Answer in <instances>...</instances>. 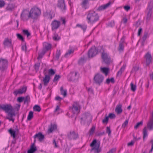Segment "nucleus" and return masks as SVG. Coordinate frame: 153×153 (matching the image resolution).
<instances>
[{"label":"nucleus","instance_id":"bb28decb","mask_svg":"<svg viewBox=\"0 0 153 153\" xmlns=\"http://www.w3.org/2000/svg\"><path fill=\"white\" fill-rule=\"evenodd\" d=\"M34 142L30 146V149L27 152V153H33L37 150L36 146H35Z\"/></svg>","mask_w":153,"mask_h":153},{"label":"nucleus","instance_id":"c85d7f7f","mask_svg":"<svg viewBox=\"0 0 153 153\" xmlns=\"http://www.w3.org/2000/svg\"><path fill=\"white\" fill-rule=\"evenodd\" d=\"M45 17L51 20L54 16V14H53V12L50 11L49 13L46 12L44 14Z\"/></svg>","mask_w":153,"mask_h":153},{"label":"nucleus","instance_id":"4c0bfd02","mask_svg":"<svg viewBox=\"0 0 153 153\" xmlns=\"http://www.w3.org/2000/svg\"><path fill=\"white\" fill-rule=\"evenodd\" d=\"M33 110L35 111L39 112L40 111L41 108L40 106L38 105H35L33 108Z\"/></svg>","mask_w":153,"mask_h":153},{"label":"nucleus","instance_id":"69168bd1","mask_svg":"<svg viewBox=\"0 0 153 153\" xmlns=\"http://www.w3.org/2000/svg\"><path fill=\"white\" fill-rule=\"evenodd\" d=\"M106 133L108 134V136H110L111 134V131L109 127H106Z\"/></svg>","mask_w":153,"mask_h":153},{"label":"nucleus","instance_id":"412c9836","mask_svg":"<svg viewBox=\"0 0 153 153\" xmlns=\"http://www.w3.org/2000/svg\"><path fill=\"white\" fill-rule=\"evenodd\" d=\"M16 7L15 4L10 3H8L6 8V10L8 11H11L14 9Z\"/></svg>","mask_w":153,"mask_h":153},{"label":"nucleus","instance_id":"b1692460","mask_svg":"<svg viewBox=\"0 0 153 153\" xmlns=\"http://www.w3.org/2000/svg\"><path fill=\"white\" fill-rule=\"evenodd\" d=\"M56 129L57 126L56 124H51L50 126H49L47 132L49 134L51 133L55 130Z\"/></svg>","mask_w":153,"mask_h":153},{"label":"nucleus","instance_id":"e433bc0d","mask_svg":"<svg viewBox=\"0 0 153 153\" xmlns=\"http://www.w3.org/2000/svg\"><path fill=\"white\" fill-rule=\"evenodd\" d=\"M149 36V35L148 32L147 31H145L142 37V40H143V41H145L147 38Z\"/></svg>","mask_w":153,"mask_h":153},{"label":"nucleus","instance_id":"37998d69","mask_svg":"<svg viewBox=\"0 0 153 153\" xmlns=\"http://www.w3.org/2000/svg\"><path fill=\"white\" fill-rule=\"evenodd\" d=\"M33 117V112L32 111L29 112L27 117V119L28 120H30Z\"/></svg>","mask_w":153,"mask_h":153},{"label":"nucleus","instance_id":"393cba45","mask_svg":"<svg viewBox=\"0 0 153 153\" xmlns=\"http://www.w3.org/2000/svg\"><path fill=\"white\" fill-rule=\"evenodd\" d=\"M43 51H46V52L49 50L51 49L52 45L50 43L47 42H45L43 44Z\"/></svg>","mask_w":153,"mask_h":153},{"label":"nucleus","instance_id":"ea45409f","mask_svg":"<svg viewBox=\"0 0 153 153\" xmlns=\"http://www.w3.org/2000/svg\"><path fill=\"white\" fill-rule=\"evenodd\" d=\"M76 26H78L80 27L84 32L85 31L87 28V26L86 25H82L79 24H78L76 25Z\"/></svg>","mask_w":153,"mask_h":153},{"label":"nucleus","instance_id":"9b49d317","mask_svg":"<svg viewBox=\"0 0 153 153\" xmlns=\"http://www.w3.org/2000/svg\"><path fill=\"white\" fill-rule=\"evenodd\" d=\"M92 118V117L89 113H85L83 114L82 117L81 118V123L85 124V122L91 121Z\"/></svg>","mask_w":153,"mask_h":153},{"label":"nucleus","instance_id":"7c9ffc66","mask_svg":"<svg viewBox=\"0 0 153 153\" xmlns=\"http://www.w3.org/2000/svg\"><path fill=\"white\" fill-rule=\"evenodd\" d=\"M52 38L55 41H58L60 39V37L56 33H54Z\"/></svg>","mask_w":153,"mask_h":153},{"label":"nucleus","instance_id":"2f4dec72","mask_svg":"<svg viewBox=\"0 0 153 153\" xmlns=\"http://www.w3.org/2000/svg\"><path fill=\"white\" fill-rule=\"evenodd\" d=\"M61 94L63 95L64 97H65L67 95V90L66 89L64 90L62 86L60 88Z\"/></svg>","mask_w":153,"mask_h":153},{"label":"nucleus","instance_id":"49530a36","mask_svg":"<svg viewBox=\"0 0 153 153\" xmlns=\"http://www.w3.org/2000/svg\"><path fill=\"white\" fill-rule=\"evenodd\" d=\"M22 32L24 35H27V37H28L30 35V33L29 32L28 30H22Z\"/></svg>","mask_w":153,"mask_h":153},{"label":"nucleus","instance_id":"13d9d810","mask_svg":"<svg viewBox=\"0 0 153 153\" xmlns=\"http://www.w3.org/2000/svg\"><path fill=\"white\" fill-rule=\"evenodd\" d=\"M108 120V117L105 115V118L102 120V123H107Z\"/></svg>","mask_w":153,"mask_h":153},{"label":"nucleus","instance_id":"dca6fc26","mask_svg":"<svg viewBox=\"0 0 153 153\" xmlns=\"http://www.w3.org/2000/svg\"><path fill=\"white\" fill-rule=\"evenodd\" d=\"M33 137L34 138V143H35L36 139L40 142H42L44 138V136L41 132H39L36 134Z\"/></svg>","mask_w":153,"mask_h":153},{"label":"nucleus","instance_id":"e2e57ef3","mask_svg":"<svg viewBox=\"0 0 153 153\" xmlns=\"http://www.w3.org/2000/svg\"><path fill=\"white\" fill-rule=\"evenodd\" d=\"M55 73V71L52 69H50L48 71V74L50 75H53Z\"/></svg>","mask_w":153,"mask_h":153},{"label":"nucleus","instance_id":"f3484780","mask_svg":"<svg viewBox=\"0 0 153 153\" xmlns=\"http://www.w3.org/2000/svg\"><path fill=\"white\" fill-rule=\"evenodd\" d=\"M27 90V87L23 86L20 89L15 90L13 94L16 96L18 94H22L26 92Z\"/></svg>","mask_w":153,"mask_h":153},{"label":"nucleus","instance_id":"4468645a","mask_svg":"<svg viewBox=\"0 0 153 153\" xmlns=\"http://www.w3.org/2000/svg\"><path fill=\"white\" fill-rule=\"evenodd\" d=\"M57 6L62 12L65 11L66 7L65 0H58Z\"/></svg>","mask_w":153,"mask_h":153},{"label":"nucleus","instance_id":"774afa93","mask_svg":"<svg viewBox=\"0 0 153 153\" xmlns=\"http://www.w3.org/2000/svg\"><path fill=\"white\" fill-rule=\"evenodd\" d=\"M115 23L114 21H111L108 23V26L111 27H113Z\"/></svg>","mask_w":153,"mask_h":153},{"label":"nucleus","instance_id":"f03ea898","mask_svg":"<svg viewBox=\"0 0 153 153\" xmlns=\"http://www.w3.org/2000/svg\"><path fill=\"white\" fill-rule=\"evenodd\" d=\"M86 19L88 24H93L99 20V17L96 12L90 10L87 14Z\"/></svg>","mask_w":153,"mask_h":153},{"label":"nucleus","instance_id":"423d86ee","mask_svg":"<svg viewBox=\"0 0 153 153\" xmlns=\"http://www.w3.org/2000/svg\"><path fill=\"white\" fill-rule=\"evenodd\" d=\"M101 58L102 62L106 65L109 64L111 62V58L108 54L104 51L101 53Z\"/></svg>","mask_w":153,"mask_h":153},{"label":"nucleus","instance_id":"f257e3e1","mask_svg":"<svg viewBox=\"0 0 153 153\" xmlns=\"http://www.w3.org/2000/svg\"><path fill=\"white\" fill-rule=\"evenodd\" d=\"M1 108L6 113H7V117H5V119L8 120L9 121H12L14 122V119L13 117L15 115V114L13 111V108L10 105H1L0 109Z\"/></svg>","mask_w":153,"mask_h":153},{"label":"nucleus","instance_id":"338daca9","mask_svg":"<svg viewBox=\"0 0 153 153\" xmlns=\"http://www.w3.org/2000/svg\"><path fill=\"white\" fill-rule=\"evenodd\" d=\"M128 120H126L124 123L122 124V127L123 128H125L128 125Z\"/></svg>","mask_w":153,"mask_h":153},{"label":"nucleus","instance_id":"a211bd4d","mask_svg":"<svg viewBox=\"0 0 153 153\" xmlns=\"http://www.w3.org/2000/svg\"><path fill=\"white\" fill-rule=\"evenodd\" d=\"M112 4L111 1H109L107 4L100 6L97 9V10L100 11L105 10L108 7H110L111 5Z\"/></svg>","mask_w":153,"mask_h":153},{"label":"nucleus","instance_id":"c756f323","mask_svg":"<svg viewBox=\"0 0 153 153\" xmlns=\"http://www.w3.org/2000/svg\"><path fill=\"white\" fill-rule=\"evenodd\" d=\"M147 127L150 130L153 129V119H150L147 124Z\"/></svg>","mask_w":153,"mask_h":153},{"label":"nucleus","instance_id":"4d7b16f0","mask_svg":"<svg viewBox=\"0 0 153 153\" xmlns=\"http://www.w3.org/2000/svg\"><path fill=\"white\" fill-rule=\"evenodd\" d=\"M124 48L123 44L120 43L118 47L119 51H123Z\"/></svg>","mask_w":153,"mask_h":153},{"label":"nucleus","instance_id":"4be33fe9","mask_svg":"<svg viewBox=\"0 0 153 153\" xmlns=\"http://www.w3.org/2000/svg\"><path fill=\"white\" fill-rule=\"evenodd\" d=\"M89 0H83L81 3L82 7L86 9L88 8Z\"/></svg>","mask_w":153,"mask_h":153},{"label":"nucleus","instance_id":"473e14b6","mask_svg":"<svg viewBox=\"0 0 153 153\" xmlns=\"http://www.w3.org/2000/svg\"><path fill=\"white\" fill-rule=\"evenodd\" d=\"M101 71L106 76L108 75L109 71V69L105 67L101 68Z\"/></svg>","mask_w":153,"mask_h":153},{"label":"nucleus","instance_id":"0e129e2a","mask_svg":"<svg viewBox=\"0 0 153 153\" xmlns=\"http://www.w3.org/2000/svg\"><path fill=\"white\" fill-rule=\"evenodd\" d=\"M60 76L59 75H56L53 79V82H55L58 80V79L60 78Z\"/></svg>","mask_w":153,"mask_h":153},{"label":"nucleus","instance_id":"cd10ccee","mask_svg":"<svg viewBox=\"0 0 153 153\" xmlns=\"http://www.w3.org/2000/svg\"><path fill=\"white\" fill-rule=\"evenodd\" d=\"M19 130L17 129L15 131L12 130L11 128H10L8 130V132L10 134L11 136L13 137V139H15L16 136V132H18Z\"/></svg>","mask_w":153,"mask_h":153},{"label":"nucleus","instance_id":"aec40b11","mask_svg":"<svg viewBox=\"0 0 153 153\" xmlns=\"http://www.w3.org/2000/svg\"><path fill=\"white\" fill-rule=\"evenodd\" d=\"M45 69L44 71L43 72L44 74L45 75V76L43 80V81L44 82V85L45 86L47 85L48 84L50 80V76L49 75L45 74L46 73L45 72Z\"/></svg>","mask_w":153,"mask_h":153},{"label":"nucleus","instance_id":"5fc2aeb1","mask_svg":"<svg viewBox=\"0 0 153 153\" xmlns=\"http://www.w3.org/2000/svg\"><path fill=\"white\" fill-rule=\"evenodd\" d=\"M143 123V122L142 121L137 123L134 127V128L135 129H137L140 126L142 125Z\"/></svg>","mask_w":153,"mask_h":153},{"label":"nucleus","instance_id":"052dcab7","mask_svg":"<svg viewBox=\"0 0 153 153\" xmlns=\"http://www.w3.org/2000/svg\"><path fill=\"white\" fill-rule=\"evenodd\" d=\"M5 4V2L3 0H0V8L3 7Z\"/></svg>","mask_w":153,"mask_h":153},{"label":"nucleus","instance_id":"6ab92c4d","mask_svg":"<svg viewBox=\"0 0 153 153\" xmlns=\"http://www.w3.org/2000/svg\"><path fill=\"white\" fill-rule=\"evenodd\" d=\"M146 59V66H148L151 63L152 57L151 54L149 52L146 53L144 56Z\"/></svg>","mask_w":153,"mask_h":153},{"label":"nucleus","instance_id":"6e6d98bb","mask_svg":"<svg viewBox=\"0 0 153 153\" xmlns=\"http://www.w3.org/2000/svg\"><path fill=\"white\" fill-rule=\"evenodd\" d=\"M108 118H109L110 119H114L116 117L115 115L112 113H110L109 114L108 116Z\"/></svg>","mask_w":153,"mask_h":153},{"label":"nucleus","instance_id":"603ef678","mask_svg":"<svg viewBox=\"0 0 153 153\" xmlns=\"http://www.w3.org/2000/svg\"><path fill=\"white\" fill-rule=\"evenodd\" d=\"M152 13V12L148 11L146 17V19L147 21H149L150 19Z\"/></svg>","mask_w":153,"mask_h":153},{"label":"nucleus","instance_id":"2eb2a0df","mask_svg":"<svg viewBox=\"0 0 153 153\" xmlns=\"http://www.w3.org/2000/svg\"><path fill=\"white\" fill-rule=\"evenodd\" d=\"M4 47L12 48V40L8 38H5L3 42Z\"/></svg>","mask_w":153,"mask_h":153},{"label":"nucleus","instance_id":"c9c22d12","mask_svg":"<svg viewBox=\"0 0 153 153\" xmlns=\"http://www.w3.org/2000/svg\"><path fill=\"white\" fill-rule=\"evenodd\" d=\"M126 68V66L124 65H123L120 68L119 71H118L117 73V75L118 76L121 75L123 71H124V70Z\"/></svg>","mask_w":153,"mask_h":153},{"label":"nucleus","instance_id":"6e6552de","mask_svg":"<svg viewBox=\"0 0 153 153\" xmlns=\"http://www.w3.org/2000/svg\"><path fill=\"white\" fill-rule=\"evenodd\" d=\"M93 79L94 83L100 85L103 80L104 77L101 74L98 73L95 75Z\"/></svg>","mask_w":153,"mask_h":153},{"label":"nucleus","instance_id":"9d476101","mask_svg":"<svg viewBox=\"0 0 153 153\" xmlns=\"http://www.w3.org/2000/svg\"><path fill=\"white\" fill-rule=\"evenodd\" d=\"M81 108L80 105L77 102H75L72 105V111L73 114L77 115L79 113Z\"/></svg>","mask_w":153,"mask_h":153},{"label":"nucleus","instance_id":"ddd939ff","mask_svg":"<svg viewBox=\"0 0 153 153\" xmlns=\"http://www.w3.org/2000/svg\"><path fill=\"white\" fill-rule=\"evenodd\" d=\"M29 15V11L27 10H24L21 14V18L24 20H27L30 18Z\"/></svg>","mask_w":153,"mask_h":153},{"label":"nucleus","instance_id":"72a5a7b5","mask_svg":"<svg viewBox=\"0 0 153 153\" xmlns=\"http://www.w3.org/2000/svg\"><path fill=\"white\" fill-rule=\"evenodd\" d=\"M74 50L72 49H69L68 51L65 54V56L66 57H68L71 53L74 52Z\"/></svg>","mask_w":153,"mask_h":153},{"label":"nucleus","instance_id":"39448f33","mask_svg":"<svg viewBox=\"0 0 153 153\" xmlns=\"http://www.w3.org/2000/svg\"><path fill=\"white\" fill-rule=\"evenodd\" d=\"M67 137L70 140H76L79 138V136L77 132L71 131L68 133Z\"/></svg>","mask_w":153,"mask_h":153},{"label":"nucleus","instance_id":"de8ad7c7","mask_svg":"<svg viewBox=\"0 0 153 153\" xmlns=\"http://www.w3.org/2000/svg\"><path fill=\"white\" fill-rule=\"evenodd\" d=\"M97 143V140L96 139L94 140L90 144V146L91 147H93L94 146L95 147H97V146H96V144H97L98 143Z\"/></svg>","mask_w":153,"mask_h":153},{"label":"nucleus","instance_id":"f8f14e48","mask_svg":"<svg viewBox=\"0 0 153 153\" xmlns=\"http://www.w3.org/2000/svg\"><path fill=\"white\" fill-rule=\"evenodd\" d=\"M61 22L60 21L56 20L53 21L51 24V30L52 31L56 30L60 27Z\"/></svg>","mask_w":153,"mask_h":153},{"label":"nucleus","instance_id":"864d4df0","mask_svg":"<svg viewBox=\"0 0 153 153\" xmlns=\"http://www.w3.org/2000/svg\"><path fill=\"white\" fill-rule=\"evenodd\" d=\"M139 69V67L138 66H135L133 67V68L131 71V73L133 72H136Z\"/></svg>","mask_w":153,"mask_h":153},{"label":"nucleus","instance_id":"bf43d9fd","mask_svg":"<svg viewBox=\"0 0 153 153\" xmlns=\"http://www.w3.org/2000/svg\"><path fill=\"white\" fill-rule=\"evenodd\" d=\"M18 38L20 40H22V41L24 42V39L23 37V36L19 33H17L16 34Z\"/></svg>","mask_w":153,"mask_h":153},{"label":"nucleus","instance_id":"09e8293b","mask_svg":"<svg viewBox=\"0 0 153 153\" xmlns=\"http://www.w3.org/2000/svg\"><path fill=\"white\" fill-rule=\"evenodd\" d=\"M45 52L46 51L42 50V52L39 54L38 56L37 57V59H39L42 58Z\"/></svg>","mask_w":153,"mask_h":153},{"label":"nucleus","instance_id":"8fccbe9b","mask_svg":"<svg viewBox=\"0 0 153 153\" xmlns=\"http://www.w3.org/2000/svg\"><path fill=\"white\" fill-rule=\"evenodd\" d=\"M143 139L144 140L145 137H147L148 135L146 127H145L143 129Z\"/></svg>","mask_w":153,"mask_h":153},{"label":"nucleus","instance_id":"a18cd8bd","mask_svg":"<svg viewBox=\"0 0 153 153\" xmlns=\"http://www.w3.org/2000/svg\"><path fill=\"white\" fill-rule=\"evenodd\" d=\"M131 90L133 92L135 91L136 89V86L135 85H134L132 82L130 84Z\"/></svg>","mask_w":153,"mask_h":153},{"label":"nucleus","instance_id":"a878e982","mask_svg":"<svg viewBox=\"0 0 153 153\" xmlns=\"http://www.w3.org/2000/svg\"><path fill=\"white\" fill-rule=\"evenodd\" d=\"M122 105L121 104H119L116 106L115 109V111L117 114H121L123 111L122 108Z\"/></svg>","mask_w":153,"mask_h":153},{"label":"nucleus","instance_id":"20e7f679","mask_svg":"<svg viewBox=\"0 0 153 153\" xmlns=\"http://www.w3.org/2000/svg\"><path fill=\"white\" fill-rule=\"evenodd\" d=\"M8 62L7 59L0 58V70L2 72L6 71L8 68Z\"/></svg>","mask_w":153,"mask_h":153},{"label":"nucleus","instance_id":"3c124183","mask_svg":"<svg viewBox=\"0 0 153 153\" xmlns=\"http://www.w3.org/2000/svg\"><path fill=\"white\" fill-rule=\"evenodd\" d=\"M95 129V126H93L91 128L89 131V133L90 135H92L94 133Z\"/></svg>","mask_w":153,"mask_h":153},{"label":"nucleus","instance_id":"c03bdc74","mask_svg":"<svg viewBox=\"0 0 153 153\" xmlns=\"http://www.w3.org/2000/svg\"><path fill=\"white\" fill-rule=\"evenodd\" d=\"M30 101V97L29 96H27L25 97L24 104H28Z\"/></svg>","mask_w":153,"mask_h":153},{"label":"nucleus","instance_id":"f704fd0d","mask_svg":"<svg viewBox=\"0 0 153 153\" xmlns=\"http://www.w3.org/2000/svg\"><path fill=\"white\" fill-rule=\"evenodd\" d=\"M153 2L150 1L148 3L147 10L148 11L152 12L153 7Z\"/></svg>","mask_w":153,"mask_h":153},{"label":"nucleus","instance_id":"680f3d73","mask_svg":"<svg viewBox=\"0 0 153 153\" xmlns=\"http://www.w3.org/2000/svg\"><path fill=\"white\" fill-rule=\"evenodd\" d=\"M25 97H18L17 99V101L19 102H21L24 100Z\"/></svg>","mask_w":153,"mask_h":153},{"label":"nucleus","instance_id":"0eeeda50","mask_svg":"<svg viewBox=\"0 0 153 153\" xmlns=\"http://www.w3.org/2000/svg\"><path fill=\"white\" fill-rule=\"evenodd\" d=\"M77 72H71L68 76L67 79L69 82H76L78 79V76Z\"/></svg>","mask_w":153,"mask_h":153},{"label":"nucleus","instance_id":"7ed1b4c3","mask_svg":"<svg viewBox=\"0 0 153 153\" xmlns=\"http://www.w3.org/2000/svg\"><path fill=\"white\" fill-rule=\"evenodd\" d=\"M41 14L40 9L38 7H34L32 8L29 11V16L34 20H36L40 16Z\"/></svg>","mask_w":153,"mask_h":153},{"label":"nucleus","instance_id":"58836bf2","mask_svg":"<svg viewBox=\"0 0 153 153\" xmlns=\"http://www.w3.org/2000/svg\"><path fill=\"white\" fill-rule=\"evenodd\" d=\"M106 82L107 84H109L110 82L114 83L115 82L114 78L113 77H112L111 79L108 78L106 79Z\"/></svg>","mask_w":153,"mask_h":153},{"label":"nucleus","instance_id":"5701e85b","mask_svg":"<svg viewBox=\"0 0 153 153\" xmlns=\"http://www.w3.org/2000/svg\"><path fill=\"white\" fill-rule=\"evenodd\" d=\"M96 146H97V147H94L91 149L90 150L91 152H92L93 151H94V153H99L101 151V149L99 148V144L97 143Z\"/></svg>","mask_w":153,"mask_h":153},{"label":"nucleus","instance_id":"1a4fd4ad","mask_svg":"<svg viewBox=\"0 0 153 153\" xmlns=\"http://www.w3.org/2000/svg\"><path fill=\"white\" fill-rule=\"evenodd\" d=\"M98 52V50L95 46L92 47L88 51V55L89 58L95 56Z\"/></svg>","mask_w":153,"mask_h":153},{"label":"nucleus","instance_id":"a19ab883","mask_svg":"<svg viewBox=\"0 0 153 153\" xmlns=\"http://www.w3.org/2000/svg\"><path fill=\"white\" fill-rule=\"evenodd\" d=\"M61 54V53L60 50H57L56 51L55 56V59L56 60H58L59 59Z\"/></svg>","mask_w":153,"mask_h":153},{"label":"nucleus","instance_id":"79ce46f5","mask_svg":"<svg viewBox=\"0 0 153 153\" xmlns=\"http://www.w3.org/2000/svg\"><path fill=\"white\" fill-rule=\"evenodd\" d=\"M40 63L38 62L36 63L34 65V68L36 72L38 71L39 70V68L40 66Z\"/></svg>","mask_w":153,"mask_h":153}]
</instances>
